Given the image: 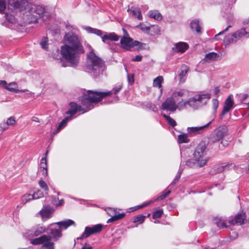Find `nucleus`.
<instances>
[{"instance_id":"39448f33","label":"nucleus","mask_w":249,"mask_h":249,"mask_svg":"<svg viewBox=\"0 0 249 249\" xmlns=\"http://www.w3.org/2000/svg\"><path fill=\"white\" fill-rule=\"evenodd\" d=\"M207 144L205 142L201 141L197 145L194 153V158L197 161L199 167H203L206 165L208 158H203L206 154V148Z\"/></svg>"},{"instance_id":"e2e57ef3","label":"nucleus","mask_w":249,"mask_h":249,"mask_svg":"<svg viewBox=\"0 0 249 249\" xmlns=\"http://www.w3.org/2000/svg\"><path fill=\"white\" fill-rule=\"evenodd\" d=\"M77 108L78 109V111H82L83 113L88 111L87 109L84 108L80 106H78Z\"/></svg>"},{"instance_id":"f8f14e48","label":"nucleus","mask_w":249,"mask_h":249,"mask_svg":"<svg viewBox=\"0 0 249 249\" xmlns=\"http://www.w3.org/2000/svg\"><path fill=\"white\" fill-rule=\"evenodd\" d=\"M48 229H46L44 226L37 225L33 227L31 230L27 231L24 234L26 238H28L31 241V239L34 236H37L42 233L45 231H47Z\"/></svg>"},{"instance_id":"8fccbe9b","label":"nucleus","mask_w":249,"mask_h":249,"mask_svg":"<svg viewBox=\"0 0 249 249\" xmlns=\"http://www.w3.org/2000/svg\"><path fill=\"white\" fill-rule=\"evenodd\" d=\"M223 166H224V170L225 171L229 170L230 169L234 168L235 167V164L233 163H223Z\"/></svg>"},{"instance_id":"b1692460","label":"nucleus","mask_w":249,"mask_h":249,"mask_svg":"<svg viewBox=\"0 0 249 249\" xmlns=\"http://www.w3.org/2000/svg\"><path fill=\"white\" fill-rule=\"evenodd\" d=\"M199 20L195 19L192 20L190 23V27L193 31H196V33L200 34L201 33V27L199 23Z\"/></svg>"},{"instance_id":"0e129e2a","label":"nucleus","mask_w":249,"mask_h":249,"mask_svg":"<svg viewBox=\"0 0 249 249\" xmlns=\"http://www.w3.org/2000/svg\"><path fill=\"white\" fill-rule=\"evenodd\" d=\"M40 170L42 172V175L44 177H47L48 176V170H47V169H41Z\"/></svg>"},{"instance_id":"7ed1b4c3","label":"nucleus","mask_w":249,"mask_h":249,"mask_svg":"<svg viewBox=\"0 0 249 249\" xmlns=\"http://www.w3.org/2000/svg\"><path fill=\"white\" fill-rule=\"evenodd\" d=\"M104 62L97 56L92 50L87 54L85 71L94 77H97L102 73L104 69Z\"/></svg>"},{"instance_id":"13d9d810","label":"nucleus","mask_w":249,"mask_h":249,"mask_svg":"<svg viewBox=\"0 0 249 249\" xmlns=\"http://www.w3.org/2000/svg\"><path fill=\"white\" fill-rule=\"evenodd\" d=\"M76 112L77 110L70 109L66 112V114H69L70 115L69 117H71V118L73 115H74L76 114Z\"/></svg>"},{"instance_id":"ddd939ff","label":"nucleus","mask_w":249,"mask_h":249,"mask_svg":"<svg viewBox=\"0 0 249 249\" xmlns=\"http://www.w3.org/2000/svg\"><path fill=\"white\" fill-rule=\"evenodd\" d=\"M27 3V0H8V8L11 10H22Z\"/></svg>"},{"instance_id":"7c9ffc66","label":"nucleus","mask_w":249,"mask_h":249,"mask_svg":"<svg viewBox=\"0 0 249 249\" xmlns=\"http://www.w3.org/2000/svg\"><path fill=\"white\" fill-rule=\"evenodd\" d=\"M214 223L217 226L220 228H226V225L224 221H223L221 218L215 217L214 218Z\"/></svg>"},{"instance_id":"69168bd1","label":"nucleus","mask_w":249,"mask_h":249,"mask_svg":"<svg viewBox=\"0 0 249 249\" xmlns=\"http://www.w3.org/2000/svg\"><path fill=\"white\" fill-rule=\"evenodd\" d=\"M181 172L178 171V172L177 173V174L176 176V177L175 179H176V181H178L181 176Z\"/></svg>"},{"instance_id":"2eb2a0df","label":"nucleus","mask_w":249,"mask_h":249,"mask_svg":"<svg viewBox=\"0 0 249 249\" xmlns=\"http://www.w3.org/2000/svg\"><path fill=\"white\" fill-rule=\"evenodd\" d=\"M162 110L174 112L176 111V101L171 97L167 98L161 106Z\"/></svg>"},{"instance_id":"de8ad7c7","label":"nucleus","mask_w":249,"mask_h":249,"mask_svg":"<svg viewBox=\"0 0 249 249\" xmlns=\"http://www.w3.org/2000/svg\"><path fill=\"white\" fill-rule=\"evenodd\" d=\"M219 102L216 99H213L212 100V107L213 109V113L214 114L216 112V110L218 107Z\"/></svg>"},{"instance_id":"6ab92c4d","label":"nucleus","mask_w":249,"mask_h":249,"mask_svg":"<svg viewBox=\"0 0 249 249\" xmlns=\"http://www.w3.org/2000/svg\"><path fill=\"white\" fill-rule=\"evenodd\" d=\"M246 218V214L244 213H238L233 219L229 220V223L231 225L237 224L242 225L244 223Z\"/></svg>"},{"instance_id":"423d86ee","label":"nucleus","mask_w":249,"mask_h":249,"mask_svg":"<svg viewBox=\"0 0 249 249\" xmlns=\"http://www.w3.org/2000/svg\"><path fill=\"white\" fill-rule=\"evenodd\" d=\"M83 28L89 33L94 34L98 36H101L102 41L107 44L110 43L109 40L113 41H118L119 39V36L115 33H105L103 35L101 30L88 26H83Z\"/></svg>"},{"instance_id":"c9c22d12","label":"nucleus","mask_w":249,"mask_h":249,"mask_svg":"<svg viewBox=\"0 0 249 249\" xmlns=\"http://www.w3.org/2000/svg\"><path fill=\"white\" fill-rule=\"evenodd\" d=\"M186 165L190 167H199V165L197 163V161L194 159H190L188 160L186 162Z\"/></svg>"},{"instance_id":"6e6d98bb","label":"nucleus","mask_w":249,"mask_h":249,"mask_svg":"<svg viewBox=\"0 0 249 249\" xmlns=\"http://www.w3.org/2000/svg\"><path fill=\"white\" fill-rule=\"evenodd\" d=\"M108 45V47H109V48L110 50H111V51H112L113 52L117 51V46L115 44H114V43H112V44L109 43Z\"/></svg>"},{"instance_id":"338daca9","label":"nucleus","mask_w":249,"mask_h":249,"mask_svg":"<svg viewBox=\"0 0 249 249\" xmlns=\"http://www.w3.org/2000/svg\"><path fill=\"white\" fill-rule=\"evenodd\" d=\"M219 92H220V89H219V88L218 87H215L214 89V93L215 95H216L217 96H218V94L219 93Z\"/></svg>"},{"instance_id":"20e7f679","label":"nucleus","mask_w":249,"mask_h":249,"mask_svg":"<svg viewBox=\"0 0 249 249\" xmlns=\"http://www.w3.org/2000/svg\"><path fill=\"white\" fill-rule=\"evenodd\" d=\"M50 230V233L52 236L48 235H43L38 238L33 239L31 240V243L33 245H43L45 249H54V244L52 242V239L54 241H57L62 235V231L58 226L52 228H48Z\"/></svg>"},{"instance_id":"9b49d317","label":"nucleus","mask_w":249,"mask_h":249,"mask_svg":"<svg viewBox=\"0 0 249 249\" xmlns=\"http://www.w3.org/2000/svg\"><path fill=\"white\" fill-rule=\"evenodd\" d=\"M211 98L209 93L201 94L195 95L187 100V105L194 108H196L198 106V102L202 101L203 99H209Z\"/></svg>"},{"instance_id":"864d4df0","label":"nucleus","mask_w":249,"mask_h":249,"mask_svg":"<svg viewBox=\"0 0 249 249\" xmlns=\"http://www.w3.org/2000/svg\"><path fill=\"white\" fill-rule=\"evenodd\" d=\"M171 193L170 191H167L165 193H164L162 194L157 199L159 200H162L164 199L165 197H166Z\"/></svg>"},{"instance_id":"5fc2aeb1","label":"nucleus","mask_w":249,"mask_h":249,"mask_svg":"<svg viewBox=\"0 0 249 249\" xmlns=\"http://www.w3.org/2000/svg\"><path fill=\"white\" fill-rule=\"evenodd\" d=\"M8 127L6 123L2 122L0 124V131H3L8 129Z\"/></svg>"},{"instance_id":"a878e982","label":"nucleus","mask_w":249,"mask_h":249,"mask_svg":"<svg viewBox=\"0 0 249 249\" xmlns=\"http://www.w3.org/2000/svg\"><path fill=\"white\" fill-rule=\"evenodd\" d=\"M189 70V68L185 65L181 66L179 71L178 76L179 77V81H181L183 77L187 74Z\"/></svg>"},{"instance_id":"58836bf2","label":"nucleus","mask_w":249,"mask_h":249,"mask_svg":"<svg viewBox=\"0 0 249 249\" xmlns=\"http://www.w3.org/2000/svg\"><path fill=\"white\" fill-rule=\"evenodd\" d=\"M33 196L31 194H25L22 197L21 202L23 204H25L28 201L33 200Z\"/></svg>"},{"instance_id":"2f4dec72","label":"nucleus","mask_w":249,"mask_h":249,"mask_svg":"<svg viewBox=\"0 0 249 249\" xmlns=\"http://www.w3.org/2000/svg\"><path fill=\"white\" fill-rule=\"evenodd\" d=\"M189 141L187 134H182L178 136V142L179 143H187Z\"/></svg>"},{"instance_id":"f03ea898","label":"nucleus","mask_w":249,"mask_h":249,"mask_svg":"<svg viewBox=\"0 0 249 249\" xmlns=\"http://www.w3.org/2000/svg\"><path fill=\"white\" fill-rule=\"evenodd\" d=\"M123 84L118 83L115 85L113 89L110 91L106 92H100L95 90H88L85 94L84 97L81 100V104L88 110L94 107L93 103H97L100 102L104 98L110 96L112 94L115 96L113 97L115 101L119 100L118 96L116 95L121 90Z\"/></svg>"},{"instance_id":"0eeeda50","label":"nucleus","mask_w":249,"mask_h":249,"mask_svg":"<svg viewBox=\"0 0 249 249\" xmlns=\"http://www.w3.org/2000/svg\"><path fill=\"white\" fill-rule=\"evenodd\" d=\"M27 16L31 22H36L38 18L41 17L45 12V8L40 5L30 4L27 8Z\"/></svg>"},{"instance_id":"f3484780","label":"nucleus","mask_w":249,"mask_h":249,"mask_svg":"<svg viewBox=\"0 0 249 249\" xmlns=\"http://www.w3.org/2000/svg\"><path fill=\"white\" fill-rule=\"evenodd\" d=\"M234 102L230 96L225 100L222 111L220 114V119H222L225 115L233 107Z\"/></svg>"},{"instance_id":"f704fd0d","label":"nucleus","mask_w":249,"mask_h":249,"mask_svg":"<svg viewBox=\"0 0 249 249\" xmlns=\"http://www.w3.org/2000/svg\"><path fill=\"white\" fill-rule=\"evenodd\" d=\"M132 15L136 17L138 19L141 20L142 19V17L140 10L138 8H134L130 10Z\"/></svg>"},{"instance_id":"4468645a","label":"nucleus","mask_w":249,"mask_h":249,"mask_svg":"<svg viewBox=\"0 0 249 249\" xmlns=\"http://www.w3.org/2000/svg\"><path fill=\"white\" fill-rule=\"evenodd\" d=\"M107 212L108 215L111 216V218L107 220V223L121 219L123 218L125 215V213H119L116 209L111 208H108L107 210Z\"/></svg>"},{"instance_id":"aec40b11","label":"nucleus","mask_w":249,"mask_h":249,"mask_svg":"<svg viewBox=\"0 0 249 249\" xmlns=\"http://www.w3.org/2000/svg\"><path fill=\"white\" fill-rule=\"evenodd\" d=\"M189 48L187 43L183 42H179L176 43L174 46L172 48L173 51L177 53H184Z\"/></svg>"},{"instance_id":"1a4fd4ad","label":"nucleus","mask_w":249,"mask_h":249,"mask_svg":"<svg viewBox=\"0 0 249 249\" xmlns=\"http://www.w3.org/2000/svg\"><path fill=\"white\" fill-rule=\"evenodd\" d=\"M228 133V128L225 125L220 126L215 129L211 137V141L213 142L222 140Z\"/></svg>"},{"instance_id":"393cba45","label":"nucleus","mask_w":249,"mask_h":249,"mask_svg":"<svg viewBox=\"0 0 249 249\" xmlns=\"http://www.w3.org/2000/svg\"><path fill=\"white\" fill-rule=\"evenodd\" d=\"M16 86L17 83L16 82H11L8 85H6L5 89L9 91L15 92L16 93H18L19 92H25L27 90L26 89L19 90L16 89L15 88Z\"/></svg>"},{"instance_id":"bb28decb","label":"nucleus","mask_w":249,"mask_h":249,"mask_svg":"<svg viewBox=\"0 0 249 249\" xmlns=\"http://www.w3.org/2000/svg\"><path fill=\"white\" fill-rule=\"evenodd\" d=\"M148 15L150 18H153L157 20H160L162 19L161 15L158 11H150L148 12Z\"/></svg>"},{"instance_id":"052dcab7","label":"nucleus","mask_w":249,"mask_h":249,"mask_svg":"<svg viewBox=\"0 0 249 249\" xmlns=\"http://www.w3.org/2000/svg\"><path fill=\"white\" fill-rule=\"evenodd\" d=\"M142 55H137L134 58H133L132 60L135 62H140L142 60Z\"/></svg>"},{"instance_id":"e433bc0d","label":"nucleus","mask_w":249,"mask_h":249,"mask_svg":"<svg viewBox=\"0 0 249 249\" xmlns=\"http://www.w3.org/2000/svg\"><path fill=\"white\" fill-rule=\"evenodd\" d=\"M163 117L167 120L168 123L171 125L172 127H174L177 125L176 122L175 120L171 118L170 116H167L165 114L162 115Z\"/></svg>"},{"instance_id":"4be33fe9","label":"nucleus","mask_w":249,"mask_h":249,"mask_svg":"<svg viewBox=\"0 0 249 249\" xmlns=\"http://www.w3.org/2000/svg\"><path fill=\"white\" fill-rule=\"evenodd\" d=\"M54 224H57L58 227L62 230V229H66L70 226L75 225L74 222L71 219L58 222L56 223H53L50 225L53 226Z\"/></svg>"},{"instance_id":"79ce46f5","label":"nucleus","mask_w":249,"mask_h":249,"mask_svg":"<svg viewBox=\"0 0 249 249\" xmlns=\"http://www.w3.org/2000/svg\"><path fill=\"white\" fill-rule=\"evenodd\" d=\"M48 38L46 37H44L42 39L41 41L40 42V44L41 47L44 50H47L48 49Z\"/></svg>"},{"instance_id":"9d476101","label":"nucleus","mask_w":249,"mask_h":249,"mask_svg":"<svg viewBox=\"0 0 249 249\" xmlns=\"http://www.w3.org/2000/svg\"><path fill=\"white\" fill-rule=\"evenodd\" d=\"M102 229L103 225L101 224H98L92 227H86L84 232L78 239H83L88 238L91 235L100 232L102 231Z\"/></svg>"},{"instance_id":"bf43d9fd","label":"nucleus","mask_w":249,"mask_h":249,"mask_svg":"<svg viewBox=\"0 0 249 249\" xmlns=\"http://www.w3.org/2000/svg\"><path fill=\"white\" fill-rule=\"evenodd\" d=\"M231 27V25H229L228 26V27H227L226 29H225L223 31H221L220 32H219L218 34H216L215 36V38L216 39H218L217 38V37L219 36V35H222L224 32H227L228 30V29L229 28Z\"/></svg>"},{"instance_id":"a19ab883","label":"nucleus","mask_w":249,"mask_h":249,"mask_svg":"<svg viewBox=\"0 0 249 249\" xmlns=\"http://www.w3.org/2000/svg\"><path fill=\"white\" fill-rule=\"evenodd\" d=\"M163 214V210H158L153 213L152 217L154 219L160 218Z\"/></svg>"},{"instance_id":"680f3d73","label":"nucleus","mask_w":249,"mask_h":249,"mask_svg":"<svg viewBox=\"0 0 249 249\" xmlns=\"http://www.w3.org/2000/svg\"><path fill=\"white\" fill-rule=\"evenodd\" d=\"M93 249L92 247L90 245L87 244V243H85L84 244V245L81 248V249Z\"/></svg>"},{"instance_id":"37998d69","label":"nucleus","mask_w":249,"mask_h":249,"mask_svg":"<svg viewBox=\"0 0 249 249\" xmlns=\"http://www.w3.org/2000/svg\"><path fill=\"white\" fill-rule=\"evenodd\" d=\"M145 218V216L142 215H138L134 218L133 222L136 223L140 222V223H142Z\"/></svg>"},{"instance_id":"cd10ccee","label":"nucleus","mask_w":249,"mask_h":249,"mask_svg":"<svg viewBox=\"0 0 249 249\" xmlns=\"http://www.w3.org/2000/svg\"><path fill=\"white\" fill-rule=\"evenodd\" d=\"M218 57V54L214 52H212L206 54L205 59L207 62L213 61Z\"/></svg>"},{"instance_id":"dca6fc26","label":"nucleus","mask_w":249,"mask_h":249,"mask_svg":"<svg viewBox=\"0 0 249 249\" xmlns=\"http://www.w3.org/2000/svg\"><path fill=\"white\" fill-rule=\"evenodd\" d=\"M212 123V121L209 122L206 124L198 127H190L187 128V131L189 136H193L196 134L201 133L204 131L205 128H207Z\"/></svg>"},{"instance_id":"4c0bfd02","label":"nucleus","mask_w":249,"mask_h":249,"mask_svg":"<svg viewBox=\"0 0 249 249\" xmlns=\"http://www.w3.org/2000/svg\"><path fill=\"white\" fill-rule=\"evenodd\" d=\"M71 119V117H66L59 123L57 129L58 130H60L63 127L66 126L68 121Z\"/></svg>"},{"instance_id":"5701e85b","label":"nucleus","mask_w":249,"mask_h":249,"mask_svg":"<svg viewBox=\"0 0 249 249\" xmlns=\"http://www.w3.org/2000/svg\"><path fill=\"white\" fill-rule=\"evenodd\" d=\"M39 213L43 221H45L51 217V209L49 207H45L42 209Z\"/></svg>"},{"instance_id":"c85d7f7f","label":"nucleus","mask_w":249,"mask_h":249,"mask_svg":"<svg viewBox=\"0 0 249 249\" xmlns=\"http://www.w3.org/2000/svg\"><path fill=\"white\" fill-rule=\"evenodd\" d=\"M163 78L162 76H159L156 77L153 81V86L158 87V88H161V84L163 82Z\"/></svg>"},{"instance_id":"a18cd8bd","label":"nucleus","mask_w":249,"mask_h":249,"mask_svg":"<svg viewBox=\"0 0 249 249\" xmlns=\"http://www.w3.org/2000/svg\"><path fill=\"white\" fill-rule=\"evenodd\" d=\"M138 28H140L142 31L144 32L148 33L150 28L149 26H146L145 24L143 23L140 24L138 26Z\"/></svg>"},{"instance_id":"a211bd4d","label":"nucleus","mask_w":249,"mask_h":249,"mask_svg":"<svg viewBox=\"0 0 249 249\" xmlns=\"http://www.w3.org/2000/svg\"><path fill=\"white\" fill-rule=\"evenodd\" d=\"M188 96V90L184 89H180L173 91L171 96L175 101H178L180 98Z\"/></svg>"},{"instance_id":"ea45409f","label":"nucleus","mask_w":249,"mask_h":249,"mask_svg":"<svg viewBox=\"0 0 249 249\" xmlns=\"http://www.w3.org/2000/svg\"><path fill=\"white\" fill-rule=\"evenodd\" d=\"M33 199H38L43 196V194L41 191L39 189H37L36 191L34 192L33 195Z\"/></svg>"},{"instance_id":"72a5a7b5","label":"nucleus","mask_w":249,"mask_h":249,"mask_svg":"<svg viewBox=\"0 0 249 249\" xmlns=\"http://www.w3.org/2000/svg\"><path fill=\"white\" fill-rule=\"evenodd\" d=\"M187 105V100L184 101L182 99L181 101H179L177 104H176V110L177 109H178V110H181L185 108Z\"/></svg>"},{"instance_id":"473e14b6","label":"nucleus","mask_w":249,"mask_h":249,"mask_svg":"<svg viewBox=\"0 0 249 249\" xmlns=\"http://www.w3.org/2000/svg\"><path fill=\"white\" fill-rule=\"evenodd\" d=\"M223 171H225L224 169L223 163L219 164H217L215 165L213 168V171H212L213 173H221Z\"/></svg>"},{"instance_id":"c756f323","label":"nucleus","mask_w":249,"mask_h":249,"mask_svg":"<svg viewBox=\"0 0 249 249\" xmlns=\"http://www.w3.org/2000/svg\"><path fill=\"white\" fill-rule=\"evenodd\" d=\"M48 153V151H47L44 155V157H42L40 163V168L41 169H47L48 165L46 157L47 156V154Z\"/></svg>"},{"instance_id":"c03bdc74","label":"nucleus","mask_w":249,"mask_h":249,"mask_svg":"<svg viewBox=\"0 0 249 249\" xmlns=\"http://www.w3.org/2000/svg\"><path fill=\"white\" fill-rule=\"evenodd\" d=\"M5 18L9 23H13L15 22V18L14 16L12 15L11 14L5 13Z\"/></svg>"},{"instance_id":"412c9836","label":"nucleus","mask_w":249,"mask_h":249,"mask_svg":"<svg viewBox=\"0 0 249 249\" xmlns=\"http://www.w3.org/2000/svg\"><path fill=\"white\" fill-rule=\"evenodd\" d=\"M132 38L129 37L123 36L120 40L122 47L125 50H128L131 47Z\"/></svg>"},{"instance_id":"6e6552de","label":"nucleus","mask_w":249,"mask_h":249,"mask_svg":"<svg viewBox=\"0 0 249 249\" xmlns=\"http://www.w3.org/2000/svg\"><path fill=\"white\" fill-rule=\"evenodd\" d=\"M244 36L248 37L249 36V35L246 31L245 28H241L234 33L230 34L225 36L223 42L225 45L227 46L236 43L238 40Z\"/></svg>"},{"instance_id":"774afa93","label":"nucleus","mask_w":249,"mask_h":249,"mask_svg":"<svg viewBox=\"0 0 249 249\" xmlns=\"http://www.w3.org/2000/svg\"><path fill=\"white\" fill-rule=\"evenodd\" d=\"M7 83L4 80H0V86H2L4 88H5V87L6 86Z\"/></svg>"},{"instance_id":"4d7b16f0","label":"nucleus","mask_w":249,"mask_h":249,"mask_svg":"<svg viewBox=\"0 0 249 249\" xmlns=\"http://www.w3.org/2000/svg\"><path fill=\"white\" fill-rule=\"evenodd\" d=\"M70 106L71 107V109L72 110H77V112L78 111V109L77 108L78 105L74 102H71L70 103Z\"/></svg>"},{"instance_id":"49530a36","label":"nucleus","mask_w":249,"mask_h":249,"mask_svg":"<svg viewBox=\"0 0 249 249\" xmlns=\"http://www.w3.org/2000/svg\"><path fill=\"white\" fill-rule=\"evenodd\" d=\"M38 184L39 186L43 189L45 192H46V193L47 194L48 191H49L48 187L47 185V184L43 180H40L38 182Z\"/></svg>"},{"instance_id":"09e8293b","label":"nucleus","mask_w":249,"mask_h":249,"mask_svg":"<svg viewBox=\"0 0 249 249\" xmlns=\"http://www.w3.org/2000/svg\"><path fill=\"white\" fill-rule=\"evenodd\" d=\"M6 123L7 124L8 127L9 126H13L14 125H15L16 123V120L15 117L11 116L9 117L7 119V122Z\"/></svg>"},{"instance_id":"3c124183","label":"nucleus","mask_w":249,"mask_h":249,"mask_svg":"<svg viewBox=\"0 0 249 249\" xmlns=\"http://www.w3.org/2000/svg\"><path fill=\"white\" fill-rule=\"evenodd\" d=\"M6 0H0V13H3L6 8Z\"/></svg>"},{"instance_id":"f257e3e1","label":"nucleus","mask_w":249,"mask_h":249,"mask_svg":"<svg viewBox=\"0 0 249 249\" xmlns=\"http://www.w3.org/2000/svg\"><path fill=\"white\" fill-rule=\"evenodd\" d=\"M64 40L65 44L61 47V54L67 62H62L63 67L77 66L80 55L84 53V48L80 38L73 32L66 33Z\"/></svg>"},{"instance_id":"603ef678","label":"nucleus","mask_w":249,"mask_h":249,"mask_svg":"<svg viewBox=\"0 0 249 249\" xmlns=\"http://www.w3.org/2000/svg\"><path fill=\"white\" fill-rule=\"evenodd\" d=\"M171 193L170 191H167L165 193H164L162 194L157 199L159 200H162L164 199L165 197H166Z\"/></svg>"}]
</instances>
